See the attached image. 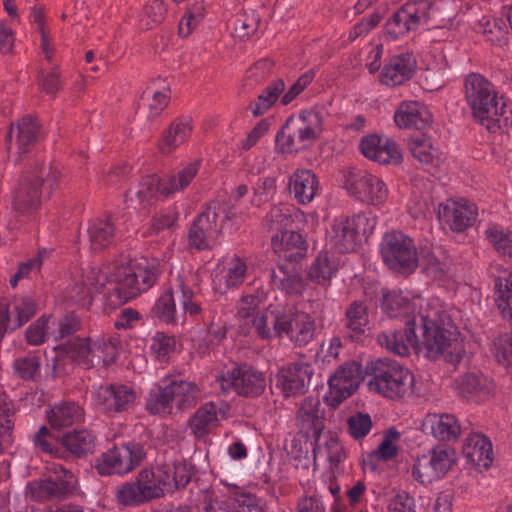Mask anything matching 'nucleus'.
Masks as SVG:
<instances>
[{"instance_id": "58", "label": "nucleus", "mask_w": 512, "mask_h": 512, "mask_svg": "<svg viewBox=\"0 0 512 512\" xmlns=\"http://www.w3.org/2000/svg\"><path fill=\"white\" fill-rule=\"evenodd\" d=\"M265 225L272 231H288L293 223L292 208L288 205L273 206L265 216Z\"/></svg>"}, {"instance_id": "15", "label": "nucleus", "mask_w": 512, "mask_h": 512, "mask_svg": "<svg viewBox=\"0 0 512 512\" xmlns=\"http://www.w3.org/2000/svg\"><path fill=\"white\" fill-rule=\"evenodd\" d=\"M433 10L434 4L427 0L405 3L385 22L383 36L389 41L400 39L418 29L427 18L434 16Z\"/></svg>"}, {"instance_id": "62", "label": "nucleus", "mask_w": 512, "mask_h": 512, "mask_svg": "<svg viewBox=\"0 0 512 512\" xmlns=\"http://www.w3.org/2000/svg\"><path fill=\"white\" fill-rule=\"evenodd\" d=\"M294 512H327V505L323 496L313 491L297 498Z\"/></svg>"}, {"instance_id": "50", "label": "nucleus", "mask_w": 512, "mask_h": 512, "mask_svg": "<svg viewBox=\"0 0 512 512\" xmlns=\"http://www.w3.org/2000/svg\"><path fill=\"white\" fill-rule=\"evenodd\" d=\"M285 90V83L277 79L269 84L262 93L249 105L254 116H260L268 111Z\"/></svg>"}, {"instance_id": "28", "label": "nucleus", "mask_w": 512, "mask_h": 512, "mask_svg": "<svg viewBox=\"0 0 512 512\" xmlns=\"http://www.w3.org/2000/svg\"><path fill=\"white\" fill-rule=\"evenodd\" d=\"M416 69V59L411 52L393 55L380 73V82L388 87L400 86L412 78Z\"/></svg>"}, {"instance_id": "17", "label": "nucleus", "mask_w": 512, "mask_h": 512, "mask_svg": "<svg viewBox=\"0 0 512 512\" xmlns=\"http://www.w3.org/2000/svg\"><path fill=\"white\" fill-rule=\"evenodd\" d=\"M218 381L224 392H235L244 397L260 396L266 388L265 375L246 364L222 372Z\"/></svg>"}, {"instance_id": "19", "label": "nucleus", "mask_w": 512, "mask_h": 512, "mask_svg": "<svg viewBox=\"0 0 512 512\" xmlns=\"http://www.w3.org/2000/svg\"><path fill=\"white\" fill-rule=\"evenodd\" d=\"M222 489H213L209 502L205 505V512H218L225 509L224 501L218 500V494L233 500L232 512H265L261 498L245 488L221 481Z\"/></svg>"}, {"instance_id": "41", "label": "nucleus", "mask_w": 512, "mask_h": 512, "mask_svg": "<svg viewBox=\"0 0 512 512\" xmlns=\"http://www.w3.org/2000/svg\"><path fill=\"white\" fill-rule=\"evenodd\" d=\"M87 235L91 250H102L114 242L115 225L110 217L94 218L89 222Z\"/></svg>"}, {"instance_id": "25", "label": "nucleus", "mask_w": 512, "mask_h": 512, "mask_svg": "<svg viewBox=\"0 0 512 512\" xmlns=\"http://www.w3.org/2000/svg\"><path fill=\"white\" fill-rule=\"evenodd\" d=\"M405 324L406 328L404 330L389 329L379 333L377 336V342L379 345L399 356H407L409 354L410 347L416 351V316L407 318Z\"/></svg>"}, {"instance_id": "45", "label": "nucleus", "mask_w": 512, "mask_h": 512, "mask_svg": "<svg viewBox=\"0 0 512 512\" xmlns=\"http://www.w3.org/2000/svg\"><path fill=\"white\" fill-rule=\"evenodd\" d=\"M339 264L336 258L329 252H321L312 262L308 276L321 285L328 284L338 272Z\"/></svg>"}, {"instance_id": "44", "label": "nucleus", "mask_w": 512, "mask_h": 512, "mask_svg": "<svg viewBox=\"0 0 512 512\" xmlns=\"http://www.w3.org/2000/svg\"><path fill=\"white\" fill-rule=\"evenodd\" d=\"M192 120L190 117H180L171 123L164 132L160 149L162 153H171L183 144L191 135Z\"/></svg>"}, {"instance_id": "61", "label": "nucleus", "mask_w": 512, "mask_h": 512, "mask_svg": "<svg viewBox=\"0 0 512 512\" xmlns=\"http://www.w3.org/2000/svg\"><path fill=\"white\" fill-rule=\"evenodd\" d=\"M383 18L379 10H375L368 16L363 17L348 32V41L353 42L358 38L366 37L374 28H376Z\"/></svg>"}, {"instance_id": "36", "label": "nucleus", "mask_w": 512, "mask_h": 512, "mask_svg": "<svg viewBox=\"0 0 512 512\" xmlns=\"http://www.w3.org/2000/svg\"><path fill=\"white\" fill-rule=\"evenodd\" d=\"M224 418L225 411L222 404L207 402L195 411L190 420V428L196 437L201 438L216 428Z\"/></svg>"}, {"instance_id": "31", "label": "nucleus", "mask_w": 512, "mask_h": 512, "mask_svg": "<svg viewBox=\"0 0 512 512\" xmlns=\"http://www.w3.org/2000/svg\"><path fill=\"white\" fill-rule=\"evenodd\" d=\"M395 124L401 129L423 130L432 123V115L420 102H402L394 114Z\"/></svg>"}, {"instance_id": "52", "label": "nucleus", "mask_w": 512, "mask_h": 512, "mask_svg": "<svg viewBox=\"0 0 512 512\" xmlns=\"http://www.w3.org/2000/svg\"><path fill=\"white\" fill-rule=\"evenodd\" d=\"M10 317H16L12 329L20 328L27 323L36 313L37 305L35 300L28 295L14 297L8 305Z\"/></svg>"}, {"instance_id": "6", "label": "nucleus", "mask_w": 512, "mask_h": 512, "mask_svg": "<svg viewBox=\"0 0 512 512\" xmlns=\"http://www.w3.org/2000/svg\"><path fill=\"white\" fill-rule=\"evenodd\" d=\"M200 398L201 388L197 383L173 379L149 393L146 409L153 415L168 416L194 407Z\"/></svg>"}, {"instance_id": "30", "label": "nucleus", "mask_w": 512, "mask_h": 512, "mask_svg": "<svg viewBox=\"0 0 512 512\" xmlns=\"http://www.w3.org/2000/svg\"><path fill=\"white\" fill-rule=\"evenodd\" d=\"M271 244L278 257L288 262L300 261L308 251L307 241L295 231H283L280 235L272 236Z\"/></svg>"}, {"instance_id": "24", "label": "nucleus", "mask_w": 512, "mask_h": 512, "mask_svg": "<svg viewBox=\"0 0 512 512\" xmlns=\"http://www.w3.org/2000/svg\"><path fill=\"white\" fill-rule=\"evenodd\" d=\"M359 148L361 153L368 159L379 164H398L402 160V153L396 142L387 137L376 134L362 138Z\"/></svg>"}, {"instance_id": "18", "label": "nucleus", "mask_w": 512, "mask_h": 512, "mask_svg": "<svg viewBox=\"0 0 512 512\" xmlns=\"http://www.w3.org/2000/svg\"><path fill=\"white\" fill-rule=\"evenodd\" d=\"M77 479L73 472L60 466L54 476L28 483L26 494L34 501L63 500L76 490Z\"/></svg>"}, {"instance_id": "29", "label": "nucleus", "mask_w": 512, "mask_h": 512, "mask_svg": "<svg viewBox=\"0 0 512 512\" xmlns=\"http://www.w3.org/2000/svg\"><path fill=\"white\" fill-rule=\"evenodd\" d=\"M324 410L318 398H306L301 402L297 425L307 439L317 442L324 429Z\"/></svg>"}, {"instance_id": "20", "label": "nucleus", "mask_w": 512, "mask_h": 512, "mask_svg": "<svg viewBox=\"0 0 512 512\" xmlns=\"http://www.w3.org/2000/svg\"><path fill=\"white\" fill-rule=\"evenodd\" d=\"M317 329L313 315L305 311L285 308L282 337L285 335L295 346L303 347L312 342L317 335Z\"/></svg>"}, {"instance_id": "8", "label": "nucleus", "mask_w": 512, "mask_h": 512, "mask_svg": "<svg viewBox=\"0 0 512 512\" xmlns=\"http://www.w3.org/2000/svg\"><path fill=\"white\" fill-rule=\"evenodd\" d=\"M368 386L374 391L390 399L403 398L412 392L414 386L413 373L395 360L377 359L371 364Z\"/></svg>"}, {"instance_id": "12", "label": "nucleus", "mask_w": 512, "mask_h": 512, "mask_svg": "<svg viewBox=\"0 0 512 512\" xmlns=\"http://www.w3.org/2000/svg\"><path fill=\"white\" fill-rule=\"evenodd\" d=\"M146 456L143 444L135 441L124 442L102 453L95 468L102 476H124L140 466Z\"/></svg>"}, {"instance_id": "3", "label": "nucleus", "mask_w": 512, "mask_h": 512, "mask_svg": "<svg viewBox=\"0 0 512 512\" xmlns=\"http://www.w3.org/2000/svg\"><path fill=\"white\" fill-rule=\"evenodd\" d=\"M465 96L474 117L489 131H503L510 125V112L498 98L493 85L479 74L465 80Z\"/></svg>"}, {"instance_id": "16", "label": "nucleus", "mask_w": 512, "mask_h": 512, "mask_svg": "<svg viewBox=\"0 0 512 512\" xmlns=\"http://www.w3.org/2000/svg\"><path fill=\"white\" fill-rule=\"evenodd\" d=\"M343 178V185L348 194L362 203L379 206L388 198L389 190L386 183L366 170L344 171Z\"/></svg>"}, {"instance_id": "40", "label": "nucleus", "mask_w": 512, "mask_h": 512, "mask_svg": "<svg viewBox=\"0 0 512 512\" xmlns=\"http://www.w3.org/2000/svg\"><path fill=\"white\" fill-rule=\"evenodd\" d=\"M271 281L275 288L289 296L301 295L306 289L303 276L285 265H278L271 271Z\"/></svg>"}, {"instance_id": "22", "label": "nucleus", "mask_w": 512, "mask_h": 512, "mask_svg": "<svg viewBox=\"0 0 512 512\" xmlns=\"http://www.w3.org/2000/svg\"><path fill=\"white\" fill-rule=\"evenodd\" d=\"M314 369L310 363L299 361L281 368L276 376V388L285 397L297 396L305 393Z\"/></svg>"}, {"instance_id": "13", "label": "nucleus", "mask_w": 512, "mask_h": 512, "mask_svg": "<svg viewBox=\"0 0 512 512\" xmlns=\"http://www.w3.org/2000/svg\"><path fill=\"white\" fill-rule=\"evenodd\" d=\"M139 396V391L130 384H103L94 388L91 401L100 413L113 418L132 410Z\"/></svg>"}, {"instance_id": "7", "label": "nucleus", "mask_w": 512, "mask_h": 512, "mask_svg": "<svg viewBox=\"0 0 512 512\" xmlns=\"http://www.w3.org/2000/svg\"><path fill=\"white\" fill-rule=\"evenodd\" d=\"M194 275L179 273L172 285L155 302V315L165 323L177 321L176 299L183 315L197 316L202 312L201 297L193 288Z\"/></svg>"}, {"instance_id": "32", "label": "nucleus", "mask_w": 512, "mask_h": 512, "mask_svg": "<svg viewBox=\"0 0 512 512\" xmlns=\"http://www.w3.org/2000/svg\"><path fill=\"white\" fill-rule=\"evenodd\" d=\"M494 277V301L503 318L512 321V271L500 269L496 264L491 267Z\"/></svg>"}, {"instance_id": "46", "label": "nucleus", "mask_w": 512, "mask_h": 512, "mask_svg": "<svg viewBox=\"0 0 512 512\" xmlns=\"http://www.w3.org/2000/svg\"><path fill=\"white\" fill-rule=\"evenodd\" d=\"M135 197L141 208L151 206L160 197H164L160 178L156 174L142 177L136 187Z\"/></svg>"}, {"instance_id": "54", "label": "nucleus", "mask_w": 512, "mask_h": 512, "mask_svg": "<svg viewBox=\"0 0 512 512\" xmlns=\"http://www.w3.org/2000/svg\"><path fill=\"white\" fill-rule=\"evenodd\" d=\"M448 255L440 246H432L426 256L425 270L434 280L445 282Z\"/></svg>"}, {"instance_id": "27", "label": "nucleus", "mask_w": 512, "mask_h": 512, "mask_svg": "<svg viewBox=\"0 0 512 512\" xmlns=\"http://www.w3.org/2000/svg\"><path fill=\"white\" fill-rule=\"evenodd\" d=\"M333 404H340L350 397L360 384V366L356 362H347L328 380Z\"/></svg>"}, {"instance_id": "23", "label": "nucleus", "mask_w": 512, "mask_h": 512, "mask_svg": "<svg viewBox=\"0 0 512 512\" xmlns=\"http://www.w3.org/2000/svg\"><path fill=\"white\" fill-rule=\"evenodd\" d=\"M452 388L459 398L479 403L492 396L495 385L491 378L482 373L467 372L454 379Z\"/></svg>"}, {"instance_id": "42", "label": "nucleus", "mask_w": 512, "mask_h": 512, "mask_svg": "<svg viewBox=\"0 0 512 512\" xmlns=\"http://www.w3.org/2000/svg\"><path fill=\"white\" fill-rule=\"evenodd\" d=\"M450 212V229L458 233H463L471 227L478 216L477 206L465 198L453 200Z\"/></svg>"}, {"instance_id": "63", "label": "nucleus", "mask_w": 512, "mask_h": 512, "mask_svg": "<svg viewBox=\"0 0 512 512\" xmlns=\"http://www.w3.org/2000/svg\"><path fill=\"white\" fill-rule=\"evenodd\" d=\"M382 307L389 317L397 318L408 312L410 304L400 293L392 292L384 296Z\"/></svg>"}, {"instance_id": "2", "label": "nucleus", "mask_w": 512, "mask_h": 512, "mask_svg": "<svg viewBox=\"0 0 512 512\" xmlns=\"http://www.w3.org/2000/svg\"><path fill=\"white\" fill-rule=\"evenodd\" d=\"M191 480V471L184 461L157 464L142 468L135 478L116 488L115 499L125 507H139L185 487Z\"/></svg>"}, {"instance_id": "55", "label": "nucleus", "mask_w": 512, "mask_h": 512, "mask_svg": "<svg viewBox=\"0 0 512 512\" xmlns=\"http://www.w3.org/2000/svg\"><path fill=\"white\" fill-rule=\"evenodd\" d=\"M422 430L445 443L448 439V413H428L422 422Z\"/></svg>"}, {"instance_id": "39", "label": "nucleus", "mask_w": 512, "mask_h": 512, "mask_svg": "<svg viewBox=\"0 0 512 512\" xmlns=\"http://www.w3.org/2000/svg\"><path fill=\"white\" fill-rule=\"evenodd\" d=\"M84 411L80 405L71 401H62L55 404L48 413V420L52 428L63 429L80 422Z\"/></svg>"}, {"instance_id": "14", "label": "nucleus", "mask_w": 512, "mask_h": 512, "mask_svg": "<svg viewBox=\"0 0 512 512\" xmlns=\"http://www.w3.org/2000/svg\"><path fill=\"white\" fill-rule=\"evenodd\" d=\"M57 179L58 172L51 167H42L32 179H22L14 195V209L20 214H32L39 208L41 197L49 196Z\"/></svg>"}, {"instance_id": "21", "label": "nucleus", "mask_w": 512, "mask_h": 512, "mask_svg": "<svg viewBox=\"0 0 512 512\" xmlns=\"http://www.w3.org/2000/svg\"><path fill=\"white\" fill-rule=\"evenodd\" d=\"M448 472V446H436L429 456L418 458L412 467V476L421 484H430L446 476Z\"/></svg>"}, {"instance_id": "64", "label": "nucleus", "mask_w": 512, "mask_h": 512, "mask_svg": "<svg viewBox=\"0 0 512 512\" xmlns=\"http://www.w3.org/2000/svg\"><path fill=\"white\" fill-rule=\"evenodd\" d=\"M492 353L498 363L503 366H512V334H504L493 342Z\"/></svg>"}, {"instance_id": "5", "label": "nucleus", "mask_w": 512, "mask_h": 512, "mask_svg": "<svg viewBox=\"0 0 512 512\" xmlns=\"http://www.w3.org/2000/svg\"><path fill=\"white\" fill-rule=\"evenodd\" d=\"M236 219L235 207L229 202H211L192 222L188 243L197 250L212 249L219 241L222 230L231 227Z\"/></svg>"}, {"instance_id": "56", "label": "nucleus", "mask_w": 512, "mask_h": 512, "mask_svg": "<svg viewBox=\"0 0 512 512\" xmlns=\"http://www.w3.org/2000/svg\"><path fill=\"white\" fill-rule=\"evenodd\" d=\"M63 352L71 359L78 362L85 369L92 368V361L89 358V338H73L62 345Z\"/></svg>"}, {"instance_id": "51", "label": "nucleus", "mask_w": 512, "mask_h": 512, "mask_svg": "<svg viewBox=\"0 0 512 512\" xmlns=\"http://www.w3.org/2000/svg\"><path fill=\"white\" fill-rule=\"evenodd\" d=\"M49 338L57 342L68 337L80 329V320L75 314H66L61 317L49 315Z\"/></svg>"}, {"instance_id": "1", "label": "nucleus", "mask_w": 512, "mask_h": 512, "mask_svg": "<svg viewBox=\"0 0 512 512\" xmlns=\"http://www.w3.org/2000/svg\"><path fill=\"white\" fill-rule=\"evenodd\" d=\"M157 277L156 267L150 266L146 258L122 259L109 272L97 268L87 270L76 296L84 300L101 293L107 298L116 297L127 302L151 288Z\"/></svg>"}, {"instance_id": "35", "label": "nucleus", "mask_w": 512, "mask_h": 512, "mask_svg": "<svg viewBox=\"0 0 512 512\" xmlns=\"http://www.w3.org/2000/svg\"><path fill=\"white\" fill-rule=\"evenodd\" d=\"M467 462L478 469H488L492 464V444L481 434H469L462 446Z\"/></svg>"}, {"instance_id": "48", "label": "nucleus", "mask_w": 512, "mask_h": 512, "mask_svg": "<svg viewBox=\"0 0 512 512\" xmlns=\"http://www.w3.org/2000/svg\"><path fill=\"white\" fill-rule=\"evenodd\" d=\"M409 149L413 157L424 164L434 163L440 157L439 147L433 143L431 137L424 134L411 137Z\"/></svg>"}, {"instance_id": "38", "label": "nucleus", "mask_w": 512, "mask_h": 512, "mask_svg": "<svg viewBox=\"0 0 512 512\" xmlns=\"http://www.w3.org/2000/svg\"><path fill=\"white\" fill-rule=\"evenodd\" d=\"M201 162V159H194L177 167L163 183L164 198L188 188L198 174Z\"/></svg>"}, {"instance_id": "60", "label": "nucleus", "mask_w": 512, "mask_h": 512, "mask_svg": "<svg viewBox=\"0 0 512 512\" xmlns=\"http://www.w3.org/2000/svg\"><path fill=\"white\" fill-rule=\"evenodd\" d=\"M40 369V359L36 355L18 357L13 361L14 374L26 381L33 380Z\"/></svg>"}, {"instance_id": "53", "label": "nucleus", "mask_w": 512, "mask_h": 512, "mask_svg": "<svg viewBox=\"0 0 512 512\" xmlns=\"http://www.w3.org/2000/svg\"><path fill=\"white\" fill-rule=\"evenodd\" d=\"M39 131L37 119L31 116L23 117L17 124V149L19 154H25L35 143Z\"/></svg>"}, {"instance_id": "11", "label": "nucleus", "mask_w": 512, "mask_h": 512, "mask_svg": "<svg viewBox=\"0 0 512 512\" xmlns=\"http://www.w3.org/2000/svg\"><path fill=\"white\" fill-rule=\"evenodd\" d=\"M380 253L384 264L394 272L412 273L418 266L414 241L401 231L393 230L384 234Z\"/></svg>"}, {"instance_id": "9", "label": "nucleus", "mask_w": 512, "mask_h": 512, "mask_svg": "<svg viewBox=\"0 0 512 512\" xmlns=\"http://www.w3.org/2000/svg\"><path fill=\"white\" fill-rule=\"evenodd\" d=\"M376 225L377 216L372 211L338 217L327 230V240L336 252L349 253L357 248L363 237L373 233Z\"/></svg>"}, {"instance_id": "34", "label": "nucleus", "mask_w": 512, "mask_h": 512, "mask_svg": "<svg viewBox=\"0 0 512 512\" xmlns=\"http://www.w3.org/2000/svg\"><path fill=\"white\" fill-rule=\"evenodd\" d=\"M343 326L352 340H360L370 329L369 307L365 301L355 300L345 310Z\"/></svg>"}, {"instance_id": "10", "label": "nucleus", "mask_w": 512, "mask_h": 512, "mask_svg": "<svg viewBox=\"0 0 512 512\" xmlns=\"http://www.w3.org/2000/svg\"><path fill=\"white\" fill-rule=\"evenodd\" d=\"M416 318L417 328L421 331V336L417 335L416 353L430 360L439 359L448 349L447 309L432 307L425 315Z\"/></svg>"}, {"instance_id": "57", "label": "nucleus", "mask_w": 512, "mask_h": 512, "mask_svg": "<svg viewBox=\"0 0 512 512\" xmlns=\"http://www.w3.org/2000/svg\"><path fill=\"white\" fill-rule=\"evenodd\" d=\"M176 345L175 338L161 332H157L151 339V357L160 364H166Z\"/></svg>"}, {"instance_id": "49", "label": "nucleus", "mask_w": 512, "mask_h": 512, "mask_svg": "<svg viewBox=\"0 0 512 512\" xmlns=\"http://www.w3.org/2000/svg\"><path fill=\"white\" fill-rule=\"evenodd\" d=\"M474 343L472 335L465 328L460 330L459 326H455L454 330L450 326V363H460L468 352H472Z\"/></svg>"}, {"instance_id": "43", "label": "nucleus", "mask_w": 512, "mask_h": 512, "mask_svg": "<svg viewBox=\"0 0 512 512\" xmlns=\"http://www.w3.org/2000/svg\"><path fill=\"white\" fill-rule=\"evenodd\" d=\"M62 443L71 454L81 458L94 453L97 437L91 430L80 429L64 435Z\"/></svg>"}, {"instance_id": "26", "label": "nucleus", "mask_w": 512, "mask_h": 512, "mask_svg": "<svg viewBox=\"0 0 512 512\" xmlns=\"http://www.w3.org/2000/svg\"><path fill=\"white\" fill-rule=\"evenodd\" d=\"M247 274L246 262L234 255L219 262L213 274V289L225 294L230 289L239 287L245 280Z\"/></svg>"}, {"instance_id": "59", "label": "nucleus", "mask_w": 512, "mask_h": 512, "mask_svg": "<svg viewBox=\"0 0 512 512\" xmlns=\"http://www.w3.org/2000/svg\"><path fill=\"white\" fill-rule=\"evenodd\" d=\"M485 235L496 251L512 256V232L498 225H489Z\"/></svg>"}, {"instance_id": "47", "label": "nucleus", "mask_w": 512, "mask_h": 512, "mask_svg": "<svg viewBox=\"0 0 512 512\" xmlns=\"http://www.w3.org/2000/svg\"><path fill=\"white\" fill-rule=\"evenodd\" d=\"M117 356L116 346L110 339L98 336L95 340L89 338V358L92 367L103 364L109 366L115 362Z\"/></svg>"}, {"instance_id": "33", "label": "nucleus", "mask_w": 512, "mask_h": 512, "mask_svg": "<svg viewBox=\"0 0 512 512\" xmlns=\"http://www.w3.org/2000/svg\"><path fill=\"white\" fill-rule=\"evenodd\" d=\"M288 189L299 204L306 205L315 198L319 181L312 170L297 169L289 178Z\"/></svg>"}, {"instance_id": "4", "label": "nucleus", "mask_w": 512, "mask_h": 512, "mask_svg": "<svg viewBox=\"0 0 512 512\" xmlns=\"http://www.w3.org/2000/svg\"><path fill=\"white\" fill-rule=\"evenodd\" d=\"M323 115L317 108L301 110L290 116L275 137L276 148L283 154L297 153L310 147L322 134Z\"/></svg>"}, {"instance_id": "37", "label": "nucleus", "mask_w": 512, "mask_h": 512, "mask_svg": "<svg viewBox=\"0 0 512 512\" xmlns=\"http://www.w3.org/2000/svg\"><path fill=\"white\" fill-rule=\"evenodd\" d=\"M285 308L269 307L257 312L252 318V327L257 335L264 340L282 337Z\"/></svg>"}]
</instances>
